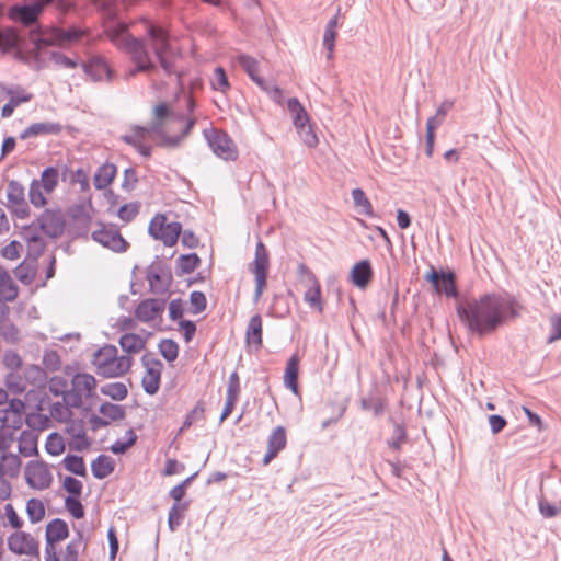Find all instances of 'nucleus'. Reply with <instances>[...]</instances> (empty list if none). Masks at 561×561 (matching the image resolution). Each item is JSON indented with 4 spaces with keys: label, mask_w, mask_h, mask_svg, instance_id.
Listing matches in <instances>:
<instances>
[{
    "label": "nucleus",
    "mask_w": 561,
    "mask_h": 561,
    "mask_svg": "<svg viewBox=\"0 0 561 561\" xmlns=\"http://www.w3.org/2000/svg\"><path fill=\"white\" fill-rule=\"evenodd\" d=\"M522 309L523 306L513 295L488 293L460 301L456 306V313L469 333L483 337L518 318Z\"/></svg>",
    "instance_id": "nucleus-1"
},
{
    "label": "nucleus",
    "mask_w": 561,
    "mask_h": 561,
    "mask_svg": "<svg viewBox=\"0 0 561 561\" xmlns=\"http://www.w3.org/2000/svg\"><path fill=\"white\" fill-rule=\"evenodd\" d=\"M195 124V118L172 111L170 105L162 101L153 107L151 121L147 126L133 125V134L122 135L118 140H135L146 135H158L160 140H183Z\"/></svg>",
    "instance_id": "nucleus-2"
},
{
    "label": "nucleus",
    "mask_w": 561,
    "mask_h": 561,
    "mask_svg": "<svg viewBox=\"0 0 561 561\" xmlns=\"http://www.w3.org/2000/svg\"><path fill=\"white\" fill-rule=\"evenodd\" d=\"M92 364L99 376L117 378L130 369L133 358L128 355L118 356L116 346L107 344L94 352Z\"/></svg>",
    "instance_id": "nucleus-3"
},
{
    "label": "nucleus",
    "mask_w": 561,
    "mask_h": 561,
    "mask_svg": "<svg viewBox=\"0 0 561 561\" xmlns=\"http://www.w3.org/2000/svg\"><path fill=\"white\" fill-rule=\"evenodd\" d=\"M239 65L249 78L264 91L276 104L283 103V90L273 80H266L259 75V62L255 58L241 54L238 57Z\"/></svg>",
    "instance_id": "nucleus-4"
},
{
    "label": "nucleus",
    "mask_w": 561,
    "mask_h": 561,
    "mask_svg": "<svg viewBox=\"0 0 561 561\" xmlns=\"http://www.w3.org/2000/svg\"><path fill=\"white\" fill-rule=\"evenodd\" d=\"M182 232V225L179 221L167 222V216L157 214L149 224L148 233L154 239L163 242L165 247L176 244Z\"/></svg>",
    "instance_id": "nucleus-5"
},
{
    "label": "nucleus",
    "mask_w": 561,
    "mask_h": 561,
    "mask_svg": "<svg viewBox=\"0 0 561 561\" xmlns=\"http://www.w3.org/2000/svg\"><path fill=\"white\" fill-rule=\"evenodd\" d=\"M69 537L68 524L61 518L50 520L45 530V561H60L56 550V543Z\"/></svg>",
    "instance_id": "nucleus-6"
},
{
    "label": "nucleus",
    "mask_w": 561,
    "mask_h": 561,
    "mask_svg": "<svg viewBox=\"0 0 561 561\" xmlns=\"http://www.w3.org/2000/svg\"><path fill=\"white\" fill-rule=\"evenodd\" d=\"M270 267V254L262 242L259 240L255 245L254 260L250 265V271L255 277V290L254 300L257 301L263 294L264 287L266 286L267 272Z\"/></svg>",
    "instance_id": "nucleus-7"
},
{
    "label": "nucleus",
    "mask_w": 561,
    "mask_h": 561,
    "mask_svg": "<svg viewBox=\"0 0 561 561\" xmlns=\"http://www.w3.org/2000/svg\"><path fill=\"white\" fill-rule=\"evenodd\" d=\"M147 279L150 291L164 295L170 290L173 276L170 266L156 256V260L147 268Z\"/></svg>",
    "instance_id": "nucleus-8"
},
{
    "label": "nucleus",
    "mask_w": 561,
    "mask_h": 561,
    "mask_svg": "<svg viewBox=\"0 0 561 561\" xmlns=\"http://www.w3.org/2000/svg\"><path fill=\"white\" fill-rule=\"evenodd\" d=\"M141 364L146 368V373L141 379V386L147 394L153 396L160 388L163 364L151 353H145L142 355Z\"/></svg>",
    "instance_id": "nucleus-9"
},
{
    "label": "nucleus",
    "mask_w": 561,
    "mask_h": 561,
    "mask_svg": "<svg viewBox=\"0 0 561 561\" xmlns=\"http://www.w3.org/2000/svg\"><path fill=\"white\" fill-rule=\"evenodd\" d=\"M43 11V3L39 1L15 3L9 8L8 18L15 23H21L23 26H33L38 22Z\"/></svg>",
    "instance_id": "nucleus-10"
},
{
    "label": "nucleus",
    "mask_w": 561,
    "mask_h": 561,
    "mask_svg": "<svg viewBox=\"0 0 561 561\" xmlns=\"http://www.w3.org/2000/svg\"><path fill=\"white\" fill-rule=\"evenodd\" d=\"M7 541L12 553L39 558V545L31 534L18 530L11 534Z\"/></svg>",
    "instance_id": "nucleus-11"
},
{
    "label": "nucleus",
    "mask_w": 561,
    "mask_h": 561,
    "mask_svg": "<svg viewBox=\"0 0 561 561\" xmlns=\"http://www.w3.org/2000/svg\"><path fill=\"white\" fill-rule=\"evenodd\" d=\"M91 237L95 242L113 252L123 253L127 251L128 242L114 227L102 226L101 229L93 231Z\"/></svg>",
    "instance_id": "nucleus-12"
},
{
    "label": "nucleus",
    "mask_w": 561,
    "mask_h": 561,
    "mask_svg": "<svg viewBox=\"0 0 561 561\" xmlns=\"http://www.w3.org/2000/svg\"><path fill=\"white\" fill-rule=\"evenodd\" d=\"M152 51L167 76L175 75L174 49L170 43L169 32H165L152 46Z\"/></svg>",
    "instance_id": "nucleus-13"
},
{
    "label": "nucleus",
    "mask_w": 561,
    "mask_h": 561,
    "mask_svg": "<svg viewBox=\"0 0 561 561\" xmlns=\"http://www.w3.org/2000/svg\"><path fill=\"white\" fill-rule=\"evenodd\" d=\"M24 477L30 486L38 490L47 489L53 480L46 463L38 460H31L26 465Z\"/></svg>",
    "instance_id": "nucleus-14"
},
{
    "label": "nucleus",
    "mask_w": 561,
    "mask_h": 561,
    "mask_svg": "<svg viewBox=\"0 0 561 561\" xmlns=\"http://www.w3.org/2000/svg\"><path fill=\"white\" fill-rule=\"evenodd\" d=\"M287 108L293 114V123L299 134L306 133V140H318L317 135L313 133L310 118L297 98H289L287 100Z\"/></svg>",
    "instance_id": "nucleus-15"
},
{
    "label": "nucleus",
    "mask_w": 561,
    "mask_h": 561,
    "mask_svg": "<svg viewBox=\"0 0 561 561\" xmlns=\"http://www.w3.org/2000/svg\"><path fill=\"white\" fill-rule=\"evenodd\" d=\"M38 225L46 236L58 238L65 230L64 215L60 210L46 209L38 217Z\"/></svg>",
    "instance_id": "nucleus-16"
},
{
    "label": "nucleus",
    "mask_w": 561,
    "mask_h": 561,
    "mask_svg": "<svg viewBox=\"0 0 561 561\" xmlns=\"http://www.w3.org/2000/svg\"><path fill=\"white\" fill-rule=\"evenodd\" d=\"M164 309V299L147 298L137 305L135 309V317L140 322L148 323L153 321L156 318L161 317Z\"/></svg>",
    "instance_id": "nucleus-17"
},
{
    "label": "nucleus",
    "mask_w": 561,
    "mask_h": 561,
    "mask_svg": "<svg viewBox=\"0 0 561 561\" xmlns=\"http://www.w3.org/2000/svg\"><path fill=\"white\" fill-rule=\"evenodd\" d=\"M298 271L301 275H306L308 280L312 284L304 295V300L319 312L323 311V304L321 299V287L316 275L305 265L300 264Z\"/></svg>",
    "instance_id": "nucleus-18"
},
{
    "label": "nucleus",
    "mask_w": 561,
    "mask_h": 561,
    "mask_svg": "<svg viewBox=\"0 0 561 561\" xmlns=\"http://www.w3.org/2000/svg\"><path fill=\"white\" fill-rule=\"evenodd\" d=\"M87 548L88 539L84 537L83 531L76 529L73 537L61 552L62 558H60V561H79L80 554L84 553Z\"/></svg>",
    "instance_id": "nucleus-19"
},
{
    "label": "nucleus",
    "mask_w": 561,
    "mask_h": 561,
    "mask_svg": "<svg viewBox=\"0 0 561 561\" xmlns=\"http://www.w3.org/2000/svg\"><path fill=\"white\" fill-rule=\"evenodd\" d=\"M81 68L93 81H101L104 76H106L108 80L113 77L110 66L100 56L92 57L87 62H82Z\"/></svg>",
    "instance_id": "nucleus-20"
},
{
    "label": "nucleus",
    "mask_w": 561,
    "mask_h": 561,
    "mask_svg": "<svg viewBox=\"0 0 561 561\" xmlns=\"http://www.w3.org/2000/svg\"><path fill=\"white\" fill-rule=\"evenodd\" d=\"M46 35L53 36L55 46H62L65 44H72L79 41L84 35V31L77 26H71L67 30L58 26H51L47 28Z\"/></svg>",
    "instance_id": "nucleus-21"
},
{
    "label": "nucleus",
    "mask_w": 561,
    "mask_h": 561,
    "mask_svg": "<svg viewBox=\"0 0 561 561\" xmlns=\"http://www.w3.org/2000/svg\"><path fill=\"white\" fill-rule=\"evenodd\" d=\"M62 129L59 123L39 122L30 125L20 133L21 140L27 137H44L47 135H58Z\"/></svg>",
    "instance_id": "nucleus-22"
},
{
    "label": "nucleus",
    "mask_w": 561,
    "mask_h": 561,
    "mask_svg": "<svg viewBox=\"0 0 561 561\" xmlns=\"http://www.w3.org/2000/svg\"><path fill=\"white\" fill-rule=\"evenodd\" d=\"M373 278V268L369 260H362L351 270V280L358 288H365Z\"/></svg>",
    "instance_id": "nucleus-23"
},
{
    "label": "nucleus",
    "mask_w": 561,
    "mask_h": 561,
    "mask_svg": "<svg viewBox=\"0 0 561 561\" xmlns=\"http://www.w3.org/2000/svg\"><path fill=\"white\" fill-rule=\"evenodd\" d=\"M439 295H445L448 298H458L459 291L456 285V275L451 271L440 270V277L437 285L434 286Z\"/></svg>",
    "instance_id": "nucleus-24"
},
{
    "label": "nucleus",
    "mask_w": 561,
    "mask_h": 561,
    "mask_svg": "<svg viewBox=\"0 0 561 561\" xmlns=\"http://www.w3.org/2000/svg\"><path fill=\"white\" fill-rule=\"evenodd\" d=\"M32 98L33 95L26 92L22 85H15L14 93L9 95V101L1 108V116L10 117L16 106L30 102Z\"/></svg>",
    "instance_id": "nucleus-25"
},
{
    "label": "nucleus",
    "mask_w": 561,
    "mask_h": 561,
    "mask_svg": "<svg viewBox=\"0 0 561 561\" xmlns=\"http://www.w3.org/2000/svg\"><path fill=\"white\" fill-rule=\"evenodd\" d=\"M115 469V461L106 455H99L91 463V471L95 479L108 477Z\"/></svg>",
    "instance_id": "nucleus-26"
},
{
    "label": "nucleus",
    "mask_w": 561,
    "mask_h": 561,
    "mask_svg": "<svg viewBox=\"0 0 561 561\" xmlns=\"http://www.w3.org/2000/svg\"><path fill=\"white\" fill-rule=\"evenodd\" d=\"M299 357L294 354L286 364L284 383L293 393H298Z\"/></svg>",
    "instance_id": "nucleus-27"
},
{
    "label": "nucleus",
    "mask_w": 561,
    "mask_h": 561,
    "mask_svg": "<svg viewBox=\"0 0 561 561\" xmlns=\"http://www.w3.org/2000/svg\"><path fill=\"white\" fill-rule=\"evenodd\" d=\"M116 167L113 163H104L98 168L93 176V184L96 190L107 187L116 175Z\"/></svg>",
    "instance_id": "nucleus-28"
},
{
    "label": "nucleus",
    "mask_w": 561,
    "mask_h": 561,
    "mask_svg": "<svg viewBox=\"0 0 561 561\" xmlns=\"http://www.w3.org/2000/svg\"><path fill=\"white\" fill-rule=\"evenodd\" d=\"M245 342L256 348L262 346V317L254 314L250 318L245 330Z\"/></svg>",
    "instance_id": "nucleus-29"
},
{
    "label": "nucleus",
    "mask_w": 561,
    "mask_h": 561,
    "mask_svg": "<svg viewBox=\"0 0 561 561\" xmlns=\"http://www.w3.org/2000/svg\"><path fill=\"white\" fill-rule=\"evenodd\" d=\"M72 387L82 396L91 397L96 386L95 378L87 373H77L71 380Z\"/></svg>",
    "instance_id": "nucleus-30"
},
{
    "label": "nucleus",
    "mask_w": 561,
    "mask_h": 561,
    "mask_svg": "<svg viewBox=\"0 0 561 561\" xmlns=\"http://www.w3.org/2000/svg\"><path fill=\"white\" fill-rule=\"evenodd\" d=\"M19 294L18 286L9 273L0 268V300L13 301Z\"/></svg>",
    "instance_id": "nucleus-31"
},
{
    "label": "nucleus",
    "mask_w": 561,
    "mask_h": 561,
    "mask_svg": "<svg viewBox=\"0 0 561 561\" xmlns=\"http://www.w3.org/2000/svg\"><path fill=\"white\" fill-rule=\"evenodd\" d=\"M59 169L56 167H47L42 171L41 179L36 182L43 187L46 194H50L59 183Z\"/></svg>",
    "instance_id": "nucleus-32"
},
{
    "label": "nucleus",
    "mask_w": 561,
    "mask_h": 561,
    "mask_svg": "<svg viewBox=\"0 0 561 561\" xmlns=\"http://www.w3.org/2000/svg\"><path fill=\"white\" fill-rule=\"evenodd\" d=\"M201 264V259L196 253L181 254L176 260L175 274L183 276L195 271Z\"/></svg>",
    "instance_id": "nucleus-33"
},
{
    "label": "nucleus",
    "mask_w": 561,
    "mask_h": 561,
    "mask_svg": "<svg viewBox=\"0 0 561 561\" xmlns=\"http://www.w3.org/2000/svg\"><path fill=\"white\" fill-rule=\"evenodd\" d=\"M210 150L225 161L237 160L239 152L236 142H207Z\"/></svg>",
    "instance_id": "nucleus-34"
},
{
    "label": "nucleus",
    "mask_w": 561,
    "mask_h": 561,
    "mask_svg": "<svg viewBox=\"0 0 561 561\" xmlns=\"http://www.w3.org/2000/svg\"><path fill=\"white\" fill-rule=\"evenodd\" d=\"M119 345L126 354H136L145 347V340L136 333H125L119 339Z\"/></svg>",
    "instance_id": "nucleus-35"
},
{
    "label": "nucleus",
    "mask_w": 561,
    "mask_h": 561,
    "mask_svg": "<svg viewBox=\"0 0 561 561\" xmlns=\"http://www.w3.org/2000/svg\"><path fill=\"white\" fill-rule=\"evenodd\" d=\"M351 195L354 206L357 208L359 214L365 215L367 217L375 216L373 205L362 188L357 187L352 190Z\"/></svg>",
    "instance_id": "nucleus-36"
},
{
    "label": "nucleus",
    "mask_w": 561,
    "mask_h": 561,
    "mask_svg": "<svg viewBox=\"0 0 561 561\" xmlns=\"http://www.w3.org/2000/svg\"><path fill=\"white\" fill-rule=\"evenodd\" d=\"M360 409L373 410L375 416H381L386 410V400L380 397H364L359 400Z\"/></svg>",
    "instance_id": "nucleus-37"
},
{
    "label": "nucleus",
    "mask_w": 561,
    "mask_h": 561,
    "mask_svg": "<svg viewBox=\"0 0 561 561\" xmlns=\"http://www.w3.org/2000/svg\"><path fill=\"white\" fill-rule=\"evenodd\" d=\"M62 463L69 472L79 477L87 476V468L83 457L69 454L64 458Z\"/></svg>",
    "instance_id": "nucleus-38"
},
{
    "label": "nucleus",
    "mask_w": 561,
    "mask_h": 561,
    "mask_svg": "<svg viewBox=\"0 0 561 561\" xmlns=\"http://www.w3.org/2000/svg\"><path fill=\"white\" fill-rule=\"evenodd\" d=\"M102 394L110 397L112 400L122 401L127 394V387L123 382H110L100 388Z\"/></svg>",
    "instance_id": "nucleus-39"
},
{
    "label": "nucleus",
    "mask_w": 561,
    "mask_h": 561,
    "mask_svg": "<svg viewBox=\"0 0 561 561\" xmlns=\"http://www.w3.org/2000/svg\"><path fill=\"white\" fill-rule=\"evenodd\" d=\"M26 514L32 524L41 522L45 516L44 503L36 497H32L26 502Z\"/></svg>",
    "instance_id": "nucleus-40"
},
{
    "label": "nucleus",
    "mask_w": 561,
    "mask_h": 561,
    "mask_svg": "<svg viewBox=\"0 0 561 561\" xmlns=\"http://www.w3.org/2000/svg\"><path fill=\"white\" fill-rule=\"evenodd\" d=\"M158 348L161 356L169 363L174 362L179 356V344L172 339H162Z\"/></svg>",
    "instance_id": "nucleus-41"
},
{
    "label": "nucleus",
    "mask_w": 561,
    "mask_h": 561,
    "mask_svg": "<svg viewBox=\"0 0 561 561\" xmlns=\"http://www.w3.org/2000/svg\"><path fill=\"white\" fill-rule=\"evenodd\" d=\"M125 438H126L125 440H122V439L115 440L111 445L110 450L115 455H122V454H125L127 451V449H129L131 446H134L135 443L137 442V435L133 428H129L128 431H126Z\"/></svg>",
    "instance_id": "nucleus-42"
},
{
    "label": "nucleus",
    "mask_w": 561,
    "mask_h": 561,
    "mask_svg": "<svg viewBox=\"0 0 561 561\" xmlns=\"http://www.w3.org/2000/svg\"><path fill=\"white\" fill-rule=\"evenodd\" d=\"M45 449L47 454L51 456H58L64 453L65 450V440L62 436L56 432L50 433L47 436L46 443H45Z\"/></svg>",
    "instance_id": "nucleus-43"
},
{
    "label": "nucleus",
    "mask_w": 561,
    "mask_h": 561,
    "mask_svg": "<svg viewBox=\"0 0 561 561\" xmlns=\"http://www.w3.org/2000/svg\"><path fill=\"white\" fill-rule=\"evenodd\" d=\"M7 198L9 206L25 201L24 187L15 180L9 182L7 187Z\"/></svg>",
    "instance_id": "nucleus-44"
},
{
    "label": "nucleus",
    "mask_w": 561,
    "mask_h": 561,
    "mask_svg": "<svg viewBox=\"0 0 561 561\" xmlns=\"http://www.w3.org/2000/svg\"><path fill=\"white\" fill-rule=\"evenodd\" d=\"M286 432L283 426H277L270 435L267 447L279 453L286 447Z\"/></svg>",
    "instance_id": "nucleus-45"
},
{
    "label": "nucleus",
    "mask_w": 561,
    "mask_h": 561,
    "mask_svg": "<svg viewBox=\"0 0 561 561\" xmlns=\"http://www.w3.org/2000/svg\"><path fill=\"white\" fill-rule=\"evenodd\" d=\"M99 412L111 421H119L125 416L123 407L110 402H104L100 405Z\"/></svg>",
    "instance_id": "nucleus-46"
},
{
    "label": "nucleus",
    "mask_w": 561,
    "mask_h": 561,
    "mask_svg": "<svg viewBox=\"0 0 561 561\" xmlns=\"http://www.w3.org/2000/svg\"><path fill=\"white\" fill-rule=\"evenodd\" d=\"M211 88L221 92H226L230 88V82L224 67L218 66L215 68Z\"/></svg>",
    "instance_id": "nucleus-47"
},
{
    "label": "nucleus",
    "mask_w": 561,
    "mask_h": 561,
    "mask_svg": "<svg viewBox=\"0 0 561 561\" xmlns=\"http://www.w3.org/2000/svg\"><path fill=\"white\" fill-rule=\"evenodd\" d=\"M44 194L46 193L43 191V187L36 182V179H34L30 184L28 191V197L32 205L37 208L46 205L47 199Z\"/></svg>",
    "instance_id": "nucleus-48"
},
{
    "label": "nucleus",
    "mask_w": 561,
    "mask_h": 561,
    "mask_svg": "<svg viewBox=\"0 0 561 561\" xmlns=\"http://www.w3.org/2000/svg\"><path fill=\"white\" fill-rule=\"evenodd\" d=\"M140 209V204L138 202H133L128 204L122 205L117 210L116 215L124 222H130L138 215Z\"/></svg>",
    "instance_id": "nucleus-49"
},
{
    "label": "nucleus",
    "mask_w": 561,
    "mask_h": 561,
    "mask_svg": "<svg viewBox=\"0 0 561 561\" xmlns=\"http://www.w3.org/2000/svg\"><path fill=\"white\" fill-rule=\"evenodd\" d=\"M49 59L56 66L61 68L75 69L79 66V60L77 58H70L57 50H53L49 53Z\"/></svg>",
    "instance_id": "nucleus-50"
},
{
    "label": "nucleus",
    "mask_w": 561,
    "mask_h": 561,
    "mask_svg": "<svg viewBox=\"0 0 561 561\" xmlns=\"http://www.w3.org/2000/svg\"><path fill=\"white\" fill-rule=\"evenodd\" d=\"M204 404L203 402L198 401L196 405L186 414L182 426L180 427V432L187 430L193 423L202 420L204 417Z\"/></svg>",
    "instance_id": "nucleus-51"
},
{
    "label": "nucleus",
    "mask_w": 561,
    "mask_h": 561,
    "mask_svg": "<svg viewBox=\"0 0 561 561\" xmlns=\"http://www.w3.org/2000/svg\"><path fill=\"white\" fill-rule=\"evenodd\" d=\"M0 335L8 343H16L20 340V330L11 322H4L0 325Z\"/></svg>",
    "instance_id": "nucleus-52"
},
{
    "label": "nucleus",
    "mask_w": 561,
    "mask_h": 561,
    "mask_svg": "<svg viewBox=\"0 0 561 561\" xmlns=\"http://www.w3.org/2000/svg\"><path fill=\"white\" fill-rule=\"evenodd\" d=\"M65 507L77 519L84 516V507L80 497L67 496L65 500Z\"/></svg>",
    "instance_id": "nucleus-53"
},
{
    "label": "nucleus",
    "mask_w": 561,
    "mask_h": 561,
    "mask_svg": "<svg viewBox=\"0 0 561 561\" xmlns=\"http://www.w3.org/2000/svg\"><path fill=\"white\" fill-rule=\"evenodd\" d=\"M190 304L194 314L203 312L207 307V299L205 294L198 290L192 291L190 295Z\"/></svg>",
    "instance_id": "nucleus-54"
},
{
    "label": "nucleus",
    "mask_w": 561,
    "mask_h": 561,
    "mask_svg": "<svg viewBox=\"0 0 561 561\" xmlns=\"http://www.w3.org/2000/svg\"><path fill=\"white\" fill-rule=\"evenodd\" d=\"M550 332L547 337L548 343H553L561 339V313H554L549 318Z\"/></svg>",
    "instance_id": "nucleus-55"
},
{
    "label": "nucleus",
    "mask_w": 561,
    "mask_h": 561,
    "mask_svg": "<svg viewBox=\"0 0 561 561\" xmlns=\"http://www.w3.org/2000/svg\"><path fill=\"white\" fill-rule=\"evenodd\" d=\"M85 431V422L82 419H70L66 422L65 433L75 438L80 436Z\"/></svg>",
    "instance_id": "nucleus-56"
},
{
    "label": "nucleus",
    "mask_w": 561,
    "mask_h": 561,
    "mask_svg": "<svg viewBox=\"0 0 561 561\" xmlns=\"http://www.w3.org/2000/svg\"><path fill=\"white\" fill-rule=\"evenodd\" d=\"M538 508L540 514L546 518H553L561 511V507L557 506L554 503H550L543 496L538 499Z\"/></svg>",
    "instance_id": "nucleus-57"
},
{
    "label": "nucleus",
    "mask_w": 561,
    "mask_h": 561,
    "mask_svg": "<svg viewBox=\"0 0 561 561\" xmlns=\"http://www.w3.org/2000/svg\"><path fill=\"white\" fill-rule=\"evenodd\" d=\"M62 486L69 493V496H81L83 485L80 480L71 476H67L64 480Z\"/></svg>",
    "instance_id": "nucleus-58"
},
{
    "label": "nucleus",
    "mask_w": 561,
    "mask_h": 561,
    "mask_svg": "<svg viewBox=\"0 0 561 561\" xmlns=\"http://www.w3.org/2000/svg\"><path fill=\"white\" fill-rule=\"evenodd\" d=\"M48 389L54 396H64L68 390V382L61 376H54L49 380Z\"/></svg>",
    "instance_id": "nucleus-59"
},
{
    "label": "nucleus",
    "mask_w": 561,
    "mask_h": 561,
    "mask_svg": "<svg viewBox=\"0 0 561 561\" xmlns=\"http://www.w3.org/2000/svg\"><path fill=\"white\" fill-rule=\"evenodd\" d=\"M407 437L405 427L402 424H396L393 427V434L391 439L388 442L390 448L393 450H399L401 448L402 442H404Z\"/></svg>",
    "instance_id": "nucleus-60"
},
{
    "label": "nucleus",
    "mask_w": 561,
    "mask_h": 561,
    "mask_svg": "<svg viewBox=\"0 0 561 561\" xmlns=\"http://www.w3.org/2000/svg\"><path fill=\"white\" fill-rule=\"evenodd\" d=\"M19 453L24 457H31L35 454H37V444L36 439L31 438H23L19 443Z\"/></svg>",
    "instance_id": "nucleus-61"
},
{
    "label": "nucleus",
    "mask_w": 561,
    "mask_h": 561,
    "mask_svg": "<svg viewBox=\"0 0 561 561\" xmlns=\"http://www.w3.org/2000/svg\"><path fill=\"white\" fill-rule=\"evenodd\" d=\"M3 364L11 370H18L22 366V358L15 351H5L3 354Z\"/></svg>",
    "instance_id": "nucleus-62"
},
{
    "label": "nucleus",
    "mask_w": 561,
    "mask_h": 561,
    "mask_svg": "<svg viewBox=\"0 0 561 561\" xmlns=\"http://www.w3.org/2000/svg\"><path fill=\"white\" fill-rule=\"evenodd\" d=\"M62 401L67 407L79 408L82 404V394L72 387L65 392Z\"/></svg>",
    "instance_id": "nucleus-63"
},
{
    "label": "nucleus",
    "mask_w": 561,
    "mask_h": 561,
    "mask_svg": "<svg viewBox=\"0 0 561 561\" xmlns=\"http://www.w3.org/2000/svg\"><path fill=\"white\" fill-rule=\"evenodd\" d=\"M22 245L19 241L12 240L9 244H7L2 250L1 254L3 257L8 260H16L20 257V250Z\"/></svg>",
    "instance_id": "nucleus-64"
}]
</instances>
